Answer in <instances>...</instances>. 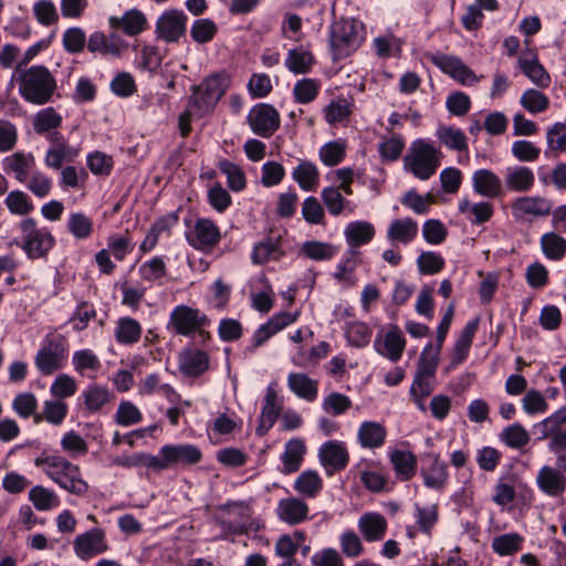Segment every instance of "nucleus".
<instances>
[{"label": "nucleus", "instance_id": "b1692460", "mask_svg": "<svg viewBox=\"0 0 566 566\" xmlns=\"http://www.w3.org/2000/svg\"><path fill=\"white\" fill-rule=\"evenodd\" d=\"M209 368V356L199 349H185L179 354V370L187 376L198 377Z\"/></svg>", "mask_w": 566, "mask_h": 566}, {"label": "nucleus", "instance_id": "7c9ffc66", "mask_svg": "<svg viewBox=\"0 0 566 566\" xmlns=\"http://www.w3.org/2000/svg\"><path fill=\"white\" fill-rule=\"evenodd\" d=\"M358 441L363 448L376 449L385 443L387 431L375 421H364L358 429Z\"/></svg>", "mask_w": 566, "mask_h": 566}, {"label": "nucleus", "instance_id": "9d476101", "mask_svg": "<svg viewBox=\"0 0 566 566\" xmlns=\"http://www.w3.org/2000/svg\"><path fill=\"white\" fill-rule=\"evenodd\" d=\"M75 555L82 560L92 559L109 549L106 533L103 528L93 527L78 534L73 541Z\"/></svg>", "mask_w": 566, "mask_h": 566}, {"label": "nucleus", "instance_id": "680f3d73", "mask_svg": "<svg viewBox=\"0 0 566 566\" xmlns=\"http://www.w3.org/2000/svg\"><path fill=\"white\" fill-rule=\"evenodd\" d=\"M345 334L348 342L356 347L366 346L369 343L371 335L369 327L361 322L348 323L346 325Z\"/></svg>", "mask_w": 566, "mask_h": 566}, {"label": "nucleus", "instance_id": "72a5a7b5", "mask_svg": "<svg viewBox=\"0 0 566 566\" xmlns=\"http://www.w3.org/2000/svg\"><path fill=\"white\" fill-rule=\"evenodd\" d=\"M390 462L397 478L401 481H408L416 474L417 458L409 451H392L390 453Z\"/></svg>", "mask_w": 566, "mask_h": 566}, {"label": "nucleus", "instance_id": "20e7f679", "mask_svg": "<svg viewBox=\"0 0 566 566\" xmlns=\"http://www.w3.org/2000/svg\"><path fill=\"white\" fill-rule=\"evenodd\" d=\"M11 82L19 84V93L27 102L36 105L49 102L55 88L51 73H13Z\"/></svg>", "mask_w": 566, "mask_h": 566}, {"label": "nucleus", "instance_id": "39448f33", "mask_svg": "<svg viewBox=\"0 0 566 566\" xmlns=\"http://www.w3.org/2000/svg\"><path fill=\"white\" fill-rule=\"evenodd\" d=\"M19 228L22 233L20 247L30 259L45 258L55 244L50 230L38 228L35 220L32 218L22 220Z\"/></svg>", "mask_w": 566, "mask_h": 566}, {"label": "nucleus", "instance_id": "f257e3e1", "mask_svg": "<svg viewBox=\"0 0 566 566\" xmlns=\"http://www.w3.org/2000/svg\"><path fill=\"white\" fill-rule=\"evenodd\" d=\"M226 86L227 78L222 73H211L199 85L192 86L189 108L182 112L178 118V126L182 137L188 136L191 130V108H196L200 115L209 112L223 95Z\"/></svg>", "mask_w": 566, "mask_h": 566}, {"label": "nucleus", "instance_id": "4c0bfd02", "mask_svg": "<svg viewBox=\"0 0 566 566\" xmlns=\"http://www.w3.org/2000/svg\"><path fill=\"white\" fill-rule=\"evenodd\" d=\"M301 252L313 261H327L338 253V248L329 242L310 240L302 244Z\"/></svg>", "mask_w": 566, "mask_h": 566}, {"label": "nucleus", "instance_id": "3c124183", "mask_svg": "<svg viewBox=\"0 0 566 566\" xmlns=\"http://www.w3.org/2000/svg\"><path fill=\"white\" fill-rule=\"evenodd\" d=\"M500 438L506 446L513 449H520L530 442V434L520 423H514L505 428Z\"/></svg>", "mask_w": 566, "mask_h": 566}, {"label": "nucleus", "instance_id": "de8ad7c7", "mask_svg": "<svg viewBox=\"0 0 566 566\" xmlns=\"http://www.w3.org/2000/svg\"><path fill=\"white\" fill-rule=\"evenodd\" d=\"M523 537L517 533L500 535L492 541V548L500 556L513 555L522 548Z\"/></svg>", "mask_w": 566, "mask_h": 566}, {"label": "nucleus", "instance_id": "f704fd0d", "mask_svg": "<svg viewBox=\"0 0 566 566\" xmlns=\"http://www.w3.org/2000/svg\"><path fill=\"white\" fill-rule=\"evenodd\" d=\"M293 179L300 188L305 191H312L318 186L319 174L315 164L301 160L292 172Z\"/></svg>", "mask_w": 566, "mask_h": 566}, {"label": "nucleus", "instance_id": "0eeeda50", "mask_svg": "<svg viewBox=\"0 0 566 566\" xmlns=\"http://www.w3.org/2000/svg\"><path fill=\"white\" fill-rule=\"evenodd\" d=\"M209 324V318L200 310L188 305L176 306L170 315L168 328H172L177 335L189 336L195 332H199L202 339L210 337L208 332L202 328Z\"/></svg>", "mask_w": 566, "mask_h": 566}, {"label": "nucleus", "instance_id": "58836bf2", "mask_svg": "<svg viewBox=\"0 0 566 566\" xmlns=\"http://www.w3.org/2000/svg\"><path fill=\"white\" fill-rule=\"evenodd\" d=\"M29 501L38 511H50L60 505V500L53 490L35 485L29 491Z\"/></svg>", "mask_w": 566, "mask_h": 566}, {"label": "nucleus", "instance_id": "423d86ee", "mask_svg": "<svg viewBox=\"0 0 566 566\" xmlns=\"http://www.w3.org/2000/svg\"><path fill=\"white\" fill-rule=\"evenodd\" d=\"M356 23L352 20H339L331 27L329 44L334 60H342L355 52L361 44Z\"/></svg>", "mask_w": 566, "mask_h": 566}, {"label": "nucleus", "instance_id": "5fc2aeb1", "mask_svg": "<svg viewBox=\"0 0 566 566\" xmlns=\"http://www.w3.org/2000/svg\"><path fill=\"white\" fill-rule=\"evenodd\" d=\"M69 231L78 240L86 239L93 231L92 220L82 212L72 213L67 222Z\"/></svg>", "mask_w": 566, "mask_h": 566}, {"label": "nucleus", "instance_id": "4be33fe9", "mask_svg": "<svg viewBox=\"0 0 566 566\" xmlns=\"http://www.w3.org/2000/svg\"><path fill=\"white\" fill-rule=\"evenodd\" d=\"M427 459L430 461L429 465L422 468L420 474L423 479V483L428 489L441 492L448 481L447 464L441 462L439 454L429 453Z\"/></svg>", "mask_w": 566, "mask_h": 566}, {"label": "nucleus", "instance_id": "6e6d98bb", "mask_svg": "<svg viewBox=\"0 0 566 566\" xmlns=\"http://www.w3.org/2000/svg\"><path fill=\"white\" fill-rule=\"evenodd\" d=\"M61 123V116L52 107H48L40 111L35 115L33 126L38 134H43L51 129L57 128Z\"/></svg>", "mask_w": 566, "mask_h": 566}, {"label": "nucleus", "instance_id": "f3484780", "mask_svg": "<svg viewBox=\"0 0 566 566\" xmlns=\"http://www.w3.org/2000/svg\"><path fill=\"white\" fill-rule=\"evenodd\" d=\"M473 191L485 198H500L504 195L503 181L494 171L482 168L472 175Z\"/></svg>", "mask_w": 566, "mask_h": 566}, {"label": "nucleus", "instance_id": "2f4dec72", "mask_svg": "<svg viewBox=\"0 0 566 566\" xmlns=\"http://www.w3.org/2000/svg\"><path fill=\"white\" fill-rule=\"evenodd\" d=\"M81 398L83 399L85 409L94 413L102 410V408L112 400L113 395L108 388L93 384L82 391Z\"/></svg>", "mask_w": 566, "mask_h": 566}, {"label": "nucleus", "instance_id": "c9c22d12", "mask_svg": "<svg viewBox=\"0 0 566 566\" xmlns=\"http://www.w3.org/2000/svg\"><path fill=\"white\" fill-rule=\"evenodd\" d=\"M138 391L142 396L160 392L171 402H175L179 398L178 394L169 384L161 381L158 374H150L140 380Z\"/></svg>", "mask_w": 566, "mask_h": 566}, {"label": "nucleus", "instance_id": "338daca9", "mask_svg": "<svg viewBox=\"0 0 566 566\" xmlns=\"http://www.w3.org/2000/svg\"><path fill=\"white\" fill-rule=\"evenodd\" d=\"M61 447L71 457L84 455L87 452L86 441L75 431H69L62 437Z\"/></svg>", "mask_w": 566, "mask_h": 566}, {"label": "nucleus", "instance_id": "ddd939ff", "mask_svg": "<svg viewBox=\"0 0 566 566\" xmlns=\"http://www.w3.org/2000/svg\"><path fill=\"white\" fill-rule=\"evenodd\" d=\"M187 17L178 10H167L157 20L155 33L166 42H177L186 32Z\"/></svg>", "mask_w": 566, "mask_h": 566}, {"label": "nucleus", "instance_id": "8fccbe9b", "mask_svg": "<svg viewBox=\"0 0 566 566\" xmlns=\"http://www.w3.org/2000/svg\"><path fill=\"white\" fill-rule=\"evenodd\" d=\"M139 274L146 282H155L166 276L167 265L163 256H154L139 266Z\"/></svg>", "mask_w": 566, "mask_h": 566}, {"label": "nucleus", "instance_id": "37998d69", "mask_svg": "<svg viewBox=\"0 0 566 566\" xmlns=\"http://www.w3.org/2000/svg\"><path fill=\"white\" fill-rule=\"evenodd\" d=\"M541 247L548 259L560 260L566 253V239L555 232H548L542 235Z\"/></svg>", "mask_w": 566, "mask_h": 566}, {"label": "nucleus", "instance_id": "bb28decb", "mask_svg": "<svg viewBox=\"0 0 566 566\" xmlns=\"http://www.w3.org/2000/svg\"><path fill=\"white\" fill-rule=\"evenodd\" d=\"M35 159L31 153L17 151L3 159V170L14 174L19 182H25Z\"/></svg>", "mask_w": 566, "mask_h": 566}, {"label": "nucleus", "instance_id": "6ab92c4d", "mask_svg": "<svg viewBox=\"0 0 566 566\" xmlns=\"http://www.w3.org/2000/svg\"><path fill=\"white\" fill-rule=\"evenodd\" d=\"M535 185L534 171L523 165H514L505 168L503 186L512 192H528Z\"/></svg>", "mask_w": 566, "mask_h": 566}, {"label": "nucleus", "instance_id": "473e14b6", "mask_svg": "<svg viewBox=\"0 0 566 566\" xmlns=\"http://www.w3.org/2000/svg\"><path fill=\"white\" fill-rule=\"evenodd\" d=\"M287 386L296 396L307 401H313L317 397V382L305 374L291 373Z\"/></svg>", "mask_w": 566, "mask_h": 566}, {"label": "nucleus", "instance_id": "a211bd4d", "mask_svg": "<svg viewBox=\"0 0 566 566\" xmlns=\"http://www.w3.org/2000/svg\"><path fill=\"white\" fill-rule=\"evenodd\" d=\"M275 512L280 521L297 525L307 520L310 507L303 500L290 496L279 501Z\"/></svg>", "mask_w": 566, "mask_h": 566}, {"label": "nucleus", "instance_id": "13d9d810", "mask_svg": "<svg viewBox=\"0 0 566 566\" xmlns=\"http://www.w3.org/2000/svg\"><path fill=\"white\" fill-rule=\"evenodd\" d=\"M77 389L76 381L66 374L59 375L50 387V392L59 400L72 397Z\"/></svg>", "mask_w": 566, "mask_h": 566}, {"label": "nucleus", "instance_id": "c03bdc74", "mask_svg": "<svg viewBox=\"0 0 566 566\" xmlns=\"http://www.w3.org/2000/svg\"><path fill=\"white\" fill-rule=\"evenodd\" d=\"M440 142L448 148L462 151L468 149L467 137L464 133L454 127L442 126L437 130Z\"/></svg>", "mask_w": 566, "mask_h": 566}, {"label": "nucleus", "instance_id": "774afa93", "mask_svg": "<svg viewBox=\"0 0 566 566\" xmlns=\"http://www.w3.org/2000/svg\"><path fill=\"white\" fill-rule=\"evenodd\" d=\"M352 407V400L339 392H332L325 397L323 409L333 416H340Z\"/></svg>", "mask_w": 566, "mask_h": 566}, {"label": "nucleus", "instance_id": "c85d7f7f", "mask_svg": "<svg viewBox=\"0 0 566 566\" xmlns=\"http://www.w3.org/2000/svg\"><path fill=\"white\" fill-rule=\"evenodd\" d=\"M459 212L467 216L472 224H483L488 222L494 212L492 203L480 201L471 203L469 198L464 197L459 201Z\"/></svg>", "mask_w": 566, "mask_h": 566}, {"label": "nucleus", "instance_id": "f03ea898", "mask_svg": "<svg viewBox=\"0 0 566 566\" xmlns=\"http://www.w3.org/2000/svg\"><path fill=\"white\" fill-rule=\"evenodd\" d=\"M38 468L55 482L61 489L76 496L88 492V483L83 479L81 469L61 455L38 457L34 460Z\"/></svg>", "mask_w": 566, "mask_h": 566}, {"label": "nucleus", "instance_id": "c756f323", "mask_svg": "<svg viewBox=\"0 0 566 566\" xmlns=\"http://www.w3.org/2000/svg\"><path fill=\"white\" fill-rule=\"evenodd\" d=\"M321 195L329 214L334 217H338L343 213L350 214L356 209V206L352 201L344 198L339 188L326 187L322 190Z\"/></svg>", "mask_w": 566, "mask_h": 566}, {"label": "nucleus", "instance_id": "e433bc0d", "mask_svg": "<svg viewBox=\"0 0 566 566\" xmlns=\"http://www.w3.org/2000/svg\"><path fill=\"white\" fill-rule=\"evenodd\" d=\"M142 336L140 324L129 316L120 317L115 329V338L119 344L132 345L137 343Z\"/></svg>", "mask_w": 566, "mask_h": 566}, {"label": "nucleus", "instance_id": "7ed1b4c3", "mask_svg": "<svg viewBox=\"0 0 566 566\" xmlns=\"http://www.w3.org/2000/svg\"><path fill=\"white\" fill-rule=\"evenodd\" d=\"M441 157V151L432 144L418 139L403 158L405 169L420 180H428L439 168Z\"/></svg>", "mask_w": 566, "mask_h": 566}, {"label": "nucleus", "instance_id": "49530a36", "mask_svg": "<svg viewBox=\"0 0 566 566\" xmlns=\"http://www.w3.org/2000/svg\"><path fill=\"white\" fill-rule=\"evenodd\" d=\"M314 63L313 54L302 46L290 50L285 59L289 71H308Z\"/></svg>", "mask_w": 566, "mask_h": 566}, {"label": "nucleus", "instance_id": "1a4fd4ad", "mask_svg": "<svg viewBox=\"0 0 566 566\" xmlns=\"http://www.w3.org/2000/svg\"><path fill=\"white\" fill-rule=\"evenodd\" d=\"M552 209L553 201L542 196L517 197L511 203L512 216L516 221L548 217Z\"/></svg>", "mask_w": 566, "mask_h": 566}, {"label": "nucleus", "instance_id": "864d4df0", "mask_svg": "<svg viewBox=\"0 0 566 566\" xmlns=\"http://www.w3.org/2000/svg\"><path fill=\"white\" fill-rule=\"evenodd\" d=\"M565 423L566 406L559 408L553 415L535 424V429L541 432L539 439H547L554 431L560 430L562 426Z\"/></svg>", "mask_w": 566, "mask_h": 566}, {"label": "nucleus", "instance_id": "6e6552de", "mask_svg": "<svg viewBox=\"0 0 566 566\" xmlns=\"http://www.w3.org/2000/svg\"><path fill=\"white\" fill-rule=\"evenodd\" d=\"M67 348L61 338L45 337L34 357V365L43 376L52 375L65 365Z\"/></svg>", "mask_w": 566, "mask_h": 566}, {"label": "nucleus", "instance_id": "2eb2a0df", "mask_svg": "<svg viewBox=\"0 0 566 566\" xmlns=\"http://www.w3.org/2000/svg\"><path fill=\"white\" fill-rule=\"evenodd\" d=\"M159 454L165 457L168 469L171 467L193 465L201 461L202 453L193 444H165L159 449Z\"/></svg>", "mask_w": 566, "mask_h": 566}, {"label": "nucleus", "instance_id": "a878e982", "mask_svg": "<svg viewBox=\"0 0 566 566\" xmlns=\"http://www.w3.org/2000/svg\"><path fill=\"white\" fill-rule=\"evenodd\" d=\"M418 234V224L411 218L395 219L387 229V239L391 244H409Z\"/></svg>", "mask_w": 566, "mask_h": 566}, {"label": "nucleus", "instance_id": "412c9836", "mask_svg": "<svg viewBox=\"0 0 566 566\" xmlns=\"http://www.w3.org/2000/svg\"><path fill=\"white\" fill-rule=\"evenodd\" d=\"M108 23L114 31H120L128 36H135L146 29L147 19L140 10L130 9L122 17H109Z\"/></svg>", "mask_w": 566, "mask_h": 566}, {"label": "nucleus", "instance_id": "a18cd8bd", "mask_svg": "<svg viewBox=\"0 0 566 566\" xmlns=\"http://www.w3.org/2000/svg\"><path fill=\"white\" fill-rule=\"evenodd\" d=\"M405 344L406 342L400 331L394 328L386 334L384 349H378V352L388 357L391 361H397L402 355Z\"/></svg>", "mask_w": 566, "mask_h": 566}, {"label": "nucleus", "instance_id": "9b49d317", "mask_svg": "<svg viewBox=\"0 0 566 566\" xmlns=\"http://www.w3.org/2000/svg\"><path fill=\"white\" fill-rule=\"evenodd\" d=\"M187 242L196 250L205 251L216 247L220 239L217 224L207 218L196 220L193 228L186 233Z\"/></svg>", "mask_w": 566, "mask_h": 566}, {"label": "nucleus", "instance_id": "f8f14e48", "mask_svg": "<svg viewBox=\"0 0 566 566\" xmlns=\"http://www.w3.org/2000/svg\"><path fill=\"white\" fill-rule=\"evenodd\" d=\"M251 129L261 137L272 136L280 127V115L269 104H260L253 107L248 116Z\"/></svg>", "mask_w": 566, "mask_h": 566}, {"label": "nucleus", "instance_id": "a19ab883", "mask_svg": "<svg viewBox=\"0 0 566 566\" xmlns=\"http://www.w3.org/2000/svg\"><path fill=\"white\" fill-rule=\"evenodd\" d=\"M323 488V481L317 472L307 470L302 472L294 482V489L306 497H315Z\"/></svg>", "mask_w": 566, "mask_h": 566}, {"label": "nucleus", "instance_id": "5701e85b", "mask_svg": "<svg viewBox=\"0 0 566 566\" xmlns=\"http://www.w3.org/2000/svg\"><path fill=\"white\" fill-rule=\"evenodd\" d=\"M376 234V229L373 223L368 221H352L344 230V237L348 244V250L358 251V248L368 244L373 241Z\"/></svg>", "mask_w": 566, "mask_h": 566}, {"label": "nucleus", "instance_id": "393cba45", "mask_svg": "<svg viewBox=\"0 0 566 566\" xmlns=\"http://www.w3.org/2000/svg\"><path fill=\"white\" fill-rule=\"evenodd\" d=\"M358 528L367 542H378L386 535L387 521L379 513H365L358 520Z\"/></svg>", "mask_w": 566, "mask_h": 566}, {"label": "nucleus", "instance_id": "aec40b11", "mask_svg": "<svg viewBox=\"0 0 566 566\" xmlns=\"http://www.w3.org/2000/svg\"><path fill=\"white\" fill-rule=\"evenodd\" d=\"M282 410V402L273 385L266 388L264 405L261 410L256 433L264 436L275 423Z\"/></svg>", "mask_w": 566, "mask_h": 566}, {"label": "nucleus", "instance_id": "052dcab7", "mask_svg": "<svg viewBox=\"0 0 566 566\" xmlns=\"http://www.w3.org/2000/svg\"><path fill=\"white\" fill-rule=\"evenodd\" d=\"M217 24L210 19L196 20L191 27L190 34L195 42H210L217 33Z\"/></svg>", "mask_w": 566, "mask_h": 566}, {"label": "nucleus", "instance_id": "e2e57ef3", "mask_svg": "<svg viewBox=\"0 0 566 566\" xmlns=\"http://www.w3.org/2000/svg\"><path fill=\"white\" fill-rule=\"evenodd\" d=\"M319 85V82L313 78L300 80L293 88L295 99L302 104L312 102L317 96Z\"/></svg>", "mask_w": 566, "mask_h": 566}, {"label": "nucleus", "instance_id": "603ef678", "mask_svg": "<svg viewBox=\"0 0 566 566\" xmlns=\"http://www.w3.org/2000/svg\"><path fill=\"white\" fill-rule=\"evenodd\" d=\"M4 203L9 211L18 216H27L33 210V203L27 193L21 190H13L8 193Z\"/></svg>", "mask_w": 566, "mask_h": 566}, {"label": "nucleus", "instance_id": "cd10ccee", "mask_svg": "<svg viewBox=\"0 0 566 566\" xmlns=\"http://www.w3.org/2000/svg\"><path fill=\"white\" fill-rule=\"evenodd\" d=\"M305 444L301 439H291L285 443L284 452L281 455L283 464L282 472L284 474H291L300 470L304 454Z\"/></svg>", "mask_w": 566, "mask_h": 566}, {"label": "nucleus", "instance_id": "ea45409f", "mask_svg": "<svg viewBox=\"0 0 566 566\" xmlns=\"http://www.w3.org/2000/svg\"><path fill=\"white\" fill-rule=\"evenodd\" d=\"M359 251L347 250L344 256L337 266L334 273V277L342 283H347L349 285H354L357 282V279L354 275V271L359 263Z\"/></svg>", "mask_w": 566, "mask_h": 566}, {"label": "nucleus", "instance_id": "4468645a", "mask_svg": "<svg viewBox=\"0 0 566 566\" xmlns=\"http://www.w3.org/2000/svg\"><path fill=\"white\" fill-rule=\"evenodd\" d=\"M318 458L328 475L343 471L349 461L346 446L336 440L323 443L318 451Z\"/></svg>", "mask_w": 566, "mask_h": 566}, {"label": "nucleus", "instance_id": "69168bd1", "mask_svg": "<svg viewBox=\"0 0 566 566\" xmlns=\"http://www.w3.org/2000/svg\"><path fill=\"white\" fill-rule=\"evenodd\" d=\"M513 156L523 163H532L538 159L541 149L532 142L520 139L512 144Z\"/></svg>", "mask_w": 566, "mask_h": 566}, {"label": "nucleus", "instance_id": "09e8293b", "mask_svg": "<svg viewBox=\"0 0 566 566\" xmlns=\"http://www.w3.org/2000/svg\"><path fill=\"white\" fill-rule=\"evenodd\" d=\"M220 171L227 176V182L231 190L241 191L245 187V176L243 170L234 163L221 160L218 164Z\"/></svg>", "mask_w": 566, "mask_h": 566}, {"label": "nucleus", "instance_id": "4d7b16f0", "mask_svg": "<svg viewBox=\"0 0 566 566\" xmlns=\"http://www.w3.org/2000/svg\"><path fill=\"white\" fill-rule=\"evenodd\" d=\"M346 146L343 142H329L319 149V159L326 166H336L345 157Z\"/></svg>", "mask_w": 566, "mask_h": 566}, {"label": "nucleus", "instance_id": "dca6fc26", "mask_svg": "<svg viewBox=\"0 0 566 566\" xmlns=\"http://www.w3.org/2000/svg\"><path fill=\"white\" fill-rule=\"evenodd\" d=\"M536 485L545 495L560 497L566 492V476L557 468L546 464L537 472Z\"/></svg>", "mask_w": 566, "mask_h": 566}, {"label": "nucleus", "instance_id": "bf43d9fd", "mask_svg": "<svg viewBox=\"0 0 566 566\" xmlns=\"http://www.w3.org/2000/svg\"><path fill=\"white\" fill-rule=\"evenodd\" d=\"M12 409L19 417L30 418L38 409L36 397L32 392L18 394L12 400Z\"/></svg>", "mask_w": 566, "mask_h": 566}, {"label": "nucleus", "instance_id": "0e129e2a", "mask_svg": "<svg viewBox=\"0 0 566 566\" xmlns=\"http://www.w3.org/2000/svg\"><path fill=\"white\" fill-rule=\"evenodd\" d=\"M67 405L62 400H45L43 403V417L54 426L61 424L67 415Z\"/></svg>", "mask_w": 566, "mask_h": 566}, {"label": "nucleus", "instance_id": "79ce46f5", "mask_svg": "<svg viewBox=\"0 0 566 566\" xmlns=\"http://www.w3.org/2000/svg\"><path fill=\"white\" fill-rule=\"evenodd\" d=\"M440 352L429 343L420 355L416 376L431 379L438 367Z\"/></svg>", "mask_w": 566, "mask_h": 566}]
</instances>
